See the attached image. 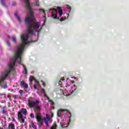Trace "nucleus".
Listing matches in <instances>:
<instances>
[{"label":"nucleus","instance_id":"f257e3e1","mask_svg":"<svg viewBox=\"0 0 129 129\" xmlns=\"http://www.w3.org/2000/svg\"><path fill=\"white\" fill-rule=\"evenodd\" d=\"M24 2V4L26 7L27 10V15L25 19V24L27 26V33L25 34H35V33H39L42 29V27L45 26V23H46V12L42 9H39V12H41L44 14L43 16V23L41 25V22H35V17L34 16V13L33 9L31 7L30 5V2L29 0H21ZM35 4V6L39 7L40 4L39 3V0H34Z\"/></svg>","mask_w":129,"mask_h":129},{"label":"nucleus","instance_id":"f03ea898","mask_svg":"<svg viewBox=\"0 0 129 129\" xmlns=\"http://www.w3.org/2000/svg\"><path fill=\"white\" fill-rule=\"evenodd\" d=\"M27 103L30 108H33L34 112L36 114V118L38 122L42 124L43 121H44L45 125L49 127L50 126L49 123H51L53 120L51 118V116L48 114H46V117H42L41 115L39 114V112L42 109V104L40 103V100H35L34 101L33 97H30L28 100Z\"/></svg>","mask_w":129,"mask_h":129},{"label":"nucleus","instance_id":"7ed1b4c3","mask_svg":"<svg viewBox=\"0 0 129 129\" xmlns=\"http://www.w3.org/2000/svg\"><path fill=\"white\" fill-rule=\"evenodd\" d=\"M71 12V7L69 5L66 6V13L64 14H63L62 10H61L60 9H59L57 11V10L55 9L51 8L49 10V13L51 14V17L53 18V19H60L59 18H60V21H64V20H67V19L69 18V14H70ZM58 14L59 18L58 17Z\"/></svg>","mask_w":129,"mask_h":129},{"label":"nucleus","instance_id":"20e7f679","mask_svg":"<svg viewBox=\"0 0 129 129\" xmlns=\"http://www.w3.org/2000/svg\"><path fill=\"white\" fill-rule=\"evenodd\" d=\"M65 91H62V93L64 95H66L68 96L72 94L74 91L77 89V87L74 85L72 86V81H69V82L67 83V84L64 86Z\"/></svg>","mask_w":129,"mask_h":129},{"label":"nucleus","instance_id":"39448f33","mask_svg":"<svg viewBox=\"0 0 129 129\" xmlns=\"http://www.w3.org/2000/svg\"><path fill=\"white\" fill-rule=\"evenodd\" d=\"M67 112V114L69 118V121L71 120V113L68 111V110L60 109L57 112V115L58 117L62 118V115L63 114V112Z\"/></svg>","mask_w":129,"mask_h":129},{"label":"nucleus","instance_id":"423d86ee","mask_svg":"<svg viewBox=\"0 0 129 129\" xmlns=\"http://www.w3.org/2000/svg\"><path fill=\"white\" fill-rule=\"evenodd\" d=\"M18 116L19 121L24 123V122H25V118H26V117H24V115H23V114H22V112H21V111L18 112Z\"/></svg>","mask_w":129,"mask_h":129},{"label":"nucleus","instance_id":"0eeeda50","mask_svg":"<svg viewBox=\"0 0 129 129\" xmlns=\"http://www.w3.org/2000/svg\"><path fill=\"white\" fill-rule=\"evenodd\" d=\"M15 16L17 19V21L19 22V23L21 24V23H22V19H21V18H20V16H19V13L18 12H15Z\"/></svg>","mask_w":129,"mask_h":129},{"label":"nucleus","instance_id":"6e6552de","mask_svg":"<svg viewBox=\"0 0 129 129\" xmlns=\"http://www.w3.org/2000/svg\"><path fill=\"white\" fill-rule=\"evenodd\" d=\"M21 86H22L23 87H24V88H28L29 87V86L27 85V83H26V82H25V81H22L21 82V83H20Z\"/></svg>","mask_w":129,"mask_h":129},{"label":"nucleus","instance_id":"1a4fd4ad","mask_svg":"<svg viewBox=\"0 0 129 129\" xmlns=\"http://www.w3.org/2000/svg\"><path fill=\"white\" fill-rule=\"evenodd\" d=\"M34 81L35 83L34 85V88H35V89H38L39 87H40V85H39V83L36 80H34Z\"/></svg>","mask_w":129,"mask_h":129},{"label":"nucleus","instance_id":"9d476101","mask_svg":"<svg viewBox=\"0 0 129 129\" xmlns=\"http://www.w3.org/2000/svg\"><path fill=\"white\" fill-rule=\"evenodd\" d=\"M71 121V120L70 121L69 120V122H70ZM69 123H70L62 124V122H60V124L61 127H68V126L69 125Z\"/></svg>","mask_w":129,"mask_h":129},{"label":"nucleus","instance_id":"9b49d317","mask_svg":"<svg viewBox=\"0 0 129 129\" xmlns=\"http://www.w3.org/2000/svg\"><path fill=\"white\" fill-rule=\"evenodd\" d=\"M7 107H3V108L2 109V112L3 114H7Z\"/></svg>","mask_w":129,"mask_h":129},{"label":"nucleus","instance_id":"f8f14e48","mask_svg":"<svg viewBox=\"0 0 129 129\" xmlns=\"http://www.w3.org/2000/svg\"><path fill=\"white\" fill-rule=\"evenodd\" d=\"M9 129H16V128L15 127V124L10 123L9 125Z\"/></svg>","mask_w":129,"mask_h":129},{"label":"nucleus","instance_id":"ddd939ff","mask_svg":"<svg viewBox=\"0 0 129 129\" xmlns=\"http://www.w3.org/2000/svg\"><path fill=\"white\" fill-rule=\"evenodd\" d=\"M21 113H23V114H27V109L25 108H22L21 109Z\"/></svg>","mask_w":129,"mask_h":129},{"label":"nucleus","instance_id":"4468645a","mask_svg":"<svg viewBox=\"0 0 129 129\" xmlns=\"http://www.w3.org/2000/svg\"><path fill=\"white\" fill-rule=\"evenodd\" d=\"M42 91L45 97H47V98L49 100V98L48 97V96H47V94H46V91H45V90H44V89H42Z\"/></svg>","mask_w":129,"mask_h":129},{"label":"nucleus","instance_id":"2eb2a0df","mask_svg":"<svg viewBox=\"0 0 129 129\" xmlns=\"http://www.w3.org/2000/svg\"><path fill=\"white\" fill-rule=\"evenodd\" d=\"M12 39L13 42H14V43H16V42H17V38H16V36L13 35V36L12 37Z\"/></svg>","mask_w":129,"mask_h":129},{"label":"nucleus","instance_id":"dca6fc26","mask_svg":"<svg viewBox=\"0 0 129 129\" xmlns=\"http://www.w3.org/2000/svg\"><path fill=\"white\" fill-rule=\"evenodd\" d=\"M63 80H64V79L63 78H62L58 82V84L59 85H61V84H62V82H61V81H63Z\"/></svg>","mask_w":129,"mask_h":129},{"label":"nucleus","instance_id":"f3484780","mask_svg":"<svg viewBox=\"0 0 129 129\" xmlns=\"http://www.w3.org/2000/svg\"><path fill=\"white\" fill-rule=\"evenodd\" d=\"M30 116L31 117V118H35V115L33 114V113H31L30 114Z\"/></svg>","mask_w":129,"mask_h":129},{"label":"nucleus","instance_id":"a211bd4d","mask_svg":"<svg viewBox=\"0 0 129 129\" xmlns=\"http://www.w3.org/2000/svg\"><path fill=\"white\" fill-rule=\"evenodd\" d=\"M1 2L2 6H3L4 7H6V4H5L4 0H1Z\"/></svg>","mask_w":129,"mask_h":129},{"label":"nucleus","instance_id":"6ab92c4d","mask_svg":"<svg viewBox=\"0 0 129 129\" xmlns=\"http://www.w3.org/2000/svg\"><path fill=\"white\" fill-rule=\"evenodd\" d=\"M56 127H57V125L55 124L52 127L50 128V129H56Z\"/></svg>","mask_w":129,"mask_h":129},{"label":"nucleus","instance_id":"aec40b11","mask_svg":"<svg viewBox=\"0 0 129 129\" xmlns=\"http://www.w3.org/2000/svg\"><path fill=\"white\" fill-rule=\"evenodd\" d=\"M32 127L34 129H37V126L34 123H32Z\"/></svg>","mask_w":129,"mask_h":129},{"label":"nucleus","instance_id":"412c9836","mask_svg":"<svg viewBox=\"0 0 129 129\" xmlns=\"http://www.w3.org/2000/svg\"><path fill=\"white\" fill-rule=\"evenodd\" d=\"M23 92H24V91H23V90L19 91V93L20 94L21 96H22V95H23Z\"/></svg>","mask_w":129,"mask_h":129},{"label":"nucleus","instance_id":"4be33fe9","mask_svg":"<svg viewBox=\"0 0 129 129\" xmlns=\"http://www.w3.org/2000/svg\"><path fill=\"white\" fill-rule=\"evenodd\" d=\"M49 101H50V102H51V106H54V102H53V101H52V100H50Z\"/></svg>","mask_w":129,"mask_h":129},{"label":"nucleus","instance_id":"5701e85b","mask_svg":"<svg viewBox=\"0 0 129 129\" xmlns=\"http://www.w3.org/2000/svg\"><path fill=\"white\" fill-rule=\"evenodd\" d=\"M7 44L8 46H11V43L10 42V41L9 40H7Z\"/></svg>","mask_w":129,"mask_h":129},{"label":"nucleus","instance_id":"b1692460","mask_svg":"<svg viewBox=\"0 0 129 129\" xmlns=\"http://www.w3.org/2000/svg\"><path fill=\"white\" fill-rule=\"evenodd\" d=\"M42 83L43 86H45L46 85L45 84V83L44 82L42 81Z\"/></svg>","mask_w":129,"mask_h":129},{"label":"nucleus","instance_id":"393cba45","mask_svg":"<svg viewBox=\"0 0 129 129\" xmlns=\"http://www.w3.org/2000/svg\"><path fill=\"white\" fill-rule=\"evenodd\" d=\"M16 5H17V3H14L12 4V6H16Z\"/></svg>","mask_w":129,"mask_h":129},{"label":"nucleus","instance_id":"a878e982","mask_svg":"<svg viewBox=\"0 0 129 129\" xmlns=\"http://www.w3.org/2000/svg\"><path fill=\"white\" fill-rule=\"evenodd\" d=\"M8 98H10L11 96H10V95H8Z\"/></svg>","mask_w":129,"mask_h":129},{"label":"nucleus","instance_id":"bb28decb","mask_svg":"<svg viewBox=\"0 0 129 129\" xmlns=\"http://www.w3.org/2000/svg\"><path fill=\"white\" fill-rule=\"evenodd\" d=\"M75 79L76 80H78V79L77 78H75Z\"/></svg>","mask_w":129,"mask_h":129},{"label":"nucleus","instance_id":"cd10ccee","mask_svg":"<svg viewBox=\"0 0 129 129\" xmlns=\"http://www.w3.org/2000/svg\"><path fill=\"white\" fill-rule=\"evenodd\" d=\"M8 38H11V36H10V35H8Z\"/></svg>","mask_w":129,"mask_h":129},{"label":"nucleus","instance_id":"c85d7f7f","mask_svg":"<svg viewBox=\"0 0 129 129\" xmlns=\"http://www.w3.org/2000/svg\"><path fill=\"white\" fill-rule=\"evenodd\" d=\"M0 129H4V128L2 127H0Z\"/></svg>","mask_w":129,"mask_h":129},{"label":"nucleus","instance_id":"c756f323","mask_svg":"<svg viewBox=\"0 0 129 129\" xmlns=\"http://www.w3.org/2000/svg\"><path fill=\"white\" fill-rule=\"evenodd\" d=\"M51 117H53V114H51Z\"/></svg>","mask_w":129,"mask_h":129},{"label":"nucleus","instance_id":"7c9ffc66","mask_svg":"<svg viewBox=\"0 0 129 129\" xmlns=\"http://www.w3.org/2000/svg\"><path fill=\"white\" fill-rule=\"evenodd\" d=\"M31 73H34V72H32Z\"/></svg>","mask_w":129,"mask_h":129},{"label":"nucleus","instance_id":"2f4dec72","mask_svg":"<svg viewBox=\"0 0 129 129\" xmlns=\"http://www.w3.org/2000/svg\"><path fill=\"white\" fill-rule=\"evenodd\" d=\"M57 122H59V120H57Z\"/></svg>","mask_w":129,"mask_h":129}]
</instances>
